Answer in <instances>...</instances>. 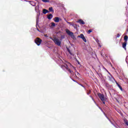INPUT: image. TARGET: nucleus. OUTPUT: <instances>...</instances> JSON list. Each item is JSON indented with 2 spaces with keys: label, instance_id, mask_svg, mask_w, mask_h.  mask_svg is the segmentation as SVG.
Returning a JSON list of instances; mask_svg holds the SVG:
<instances>
[{
  "label": "nucleus",
  "instance_id": "1",
  "mask_svg": "<svg viewBox=\"0 0 128 128\" xmlns=\"http://www.w3.org/2000/svg\"><path fill=\"white\" fill-rule=\"evenodd\" d=\"M50 40H52L53 42H54L55 44H56V46H60L62 44V40L58 39L56 38H52V37L50 38Z\"/></svg>",
  "mask_w": 128,
  "mask_h": 128
},
{
  "label": "nucleus",
  "instance_id": "2",
  "mask_svg": "<svg viewBox=\"0 0 128 128\" xmlns=\"http://www.w3.org/2000/svg\"><path fill=\"white\" fill-rule=\"evenodd\" d=\"M61 68H62V70H66L70 72V74H72V71L68 69V65L66 64H64V65H61Z\"/></svg>",
  "mask_w": 128,
  "mask_h": 128
},
{
  "label": "nucleus",
  "instance_id": "3",
  "mask_svg": "<svg viewBox=\"0 0 128 128\" xmlns=\"http://www.w3.org/2000/svg\"><path fill=\"white\" fill-rule=\"evenodd\" d=\"M66 34H68V36H70L72 38H74V33L72 32H70L68 30H66Z\"/></svg>",
  "mask_w": 128,
  "mask_h": 128
},
{
  "label": "nucleus",
  "instance_id": "4",
  "mask_svg": "<svg viewBox=\"0 0 128 128\" xmlns=\"http://www.w3.org/2000/svg\"><path fill=\"white\" fill-rule=\"evenodd\" d=\"M98 98H100V100H106L104 98V94L98 93Z\"/></svg>",
  "mask_w": 128,
  "mask_h": 128
},
{
  "label": "nucleus",
  "instance_id": "5",
  "mask_svg": "<svg viewBox=\"0 0 128 128\" xmlns=\"http://www.w3.org/2000/svg\"><path fill=\"white\" fill-rule=\"evenodd\" d=\"M35 42L37 46H40V44H42V40L40 38H36L35 40Z\"/></svg>",
  "mask_w": 128,
  "mask_h": 128
},
{
  "label": "nucleus",
  "instance_id": "6",
  "mask_svg": "<svg viewBox=\"0 0 128 128\" xmlns=\"http://www.w3.org/2000/svg\"><path fill=\"white\" fill-rule=\"evenodd\" d=\"M126 44H128L127 42H124L122 44V46L125 50H126Z\"/></svg>",
  "mask_w": 128,
  "mask_h": 128
},
{
  "label": "nucleus",
  "instance_id": "7",
  "mask_svg": "<svg viewBox=\"0 0 128 128\" xmlns=\"http://www.w3.org/2000/svg\"><path fill=\"white\" fill-rule=\"evenodd\" d=\"M40 5H37L36 7H35V10L36 12H40Z\"/></svg>",
  "mask_w": 128,
  "mask_h": 128
},
{
  "label": "nucleus",
  "instance_id": "8",
  "mask_svg": "<svg viewBox=\"0 0 128 128\" xmlns=\"http://www.w3.org/2000/svg\"><path fill=\"white\" fill-rule=\"evenodd\" d=\"M30 4H31V6H36V2L34 1H30Z\"/></svg>",
  "mask_w": 128,
  "mask_h": 128
},
{
  "label": "nucleus",
  "instance_id": "9",
  "mask_svg": "<svg viewBox=\"0 0 128 128\" xmlns=\"http://www.w3.org/2000/svg\"><path fill=\"white\" fill-rule=\"evenodd\" d=\"M48 12H50L49 10H46V9H43L42 13L44 14H48Z\"/></svg>",
  "mask_w": 128,
  "mask_h": 128
},
{
  "label": "nucleus",
  "instance_id": "10",
  "mask_svg": "<svg viewBox=\"0 0 128 128\" xmlns=\"http://www.w3.org/2000/svg\"><path fill=\"white\" fill-rule=\"evenodd\" d=\"M54 22H60V18H58V17H56L54 18Z\"/></svg>",
  "mask_w": 128,
  "mask_h": 128
},
{
  "label": "nucleus",
  "instance_id": "11",
  "mask_svg": "<svg viewBox=\"0 0 128 128\" xmlns=\"http://www.w3.org/2000/svg\"><path fill=\"white\" fill-rule=\"evenodd\" d=\"M67 50L68 52H69L70 54V56H74V54L72 52H70V49H68Z\"/></svg>",
  "mask_w": 128,
  "mask_h": 128
},
{
  "label": "nucleus",
  "instance_id": "12",
  "mask_svg": "<svg viewBox=\"0 0 128 128\" xmlns=\"http://www.w3.org/2000/svg\"><path fill=\"white\" fill-rule=\"evenodd\" d=\"M78 22H79V24H84V20H78Z\"/></svg>",
  "mask_w": 128,
  "mask_h": 128
},
{
  "label": "nucleus",
  "instance_id": "13",
  "mask_svg": "<svg viewBox=\"0 0 128 128\" xmlns=\"http://www.w3.org/2000/svg\"><path fill=\"white\" fill-rule=\"evenodd\" d=\"M52 15L50 14L48 16V20H52Z\"/></svg>",
  "mask_w": 128,
  "mask_h": 128
},
{
  "label": "nucleus",
  "instance_id": "14",
  "mask_svg": "<svg viewBox=\"0 0 128 128\" xmlns=\"http://www.w3.org/2000/svg\"><path fill=\"white\" fill-rule=\"evenodd\" d=\"M128 36H124V42H128Z\"/></svg>",
  "mask_w": 128,
  "mask_h": 128
},
{
  "label": "nucleus",
  "instance_id": "15",
  "mask_svg": "<svg viewBox=\"0 0 128 128\" xmlns=\"http://www.w3.org/2000/svg\"><path fill=\"white\" fill-rule=\"evenodd\" d=\"M110 76H109L110 80H111V82H114V77H112L110 74Z\"/></svg>",
  "mask_w": 128,
  "mask_h": 128
},
{
  "label": "nucleus",
  "instance_id": "16",
  "mask_svg": "<svg viewBox=\"0 0 128 128\" xmlns=\"http://www.w3.org/2000/svg\"><path fill=\"white\" fill-rule=\"evenodd\" d=\"M116 84L118 86L120 90H122V86H120V84H118V82H116Z\"/></svg>",
  "mask_w": 128,
  "mask_h": 128
},
{
  "label": "nucleus",
  "instance_id": "17",
  "mask_svg": "<svg viewBox=\"0 0 128 128\" xmlns=\"http://www.w3.org/2000/svg\"><path fill=\"white\" fill-rule=\"evenodd\" d=\"M84 37V34H80V36H78V38H82Z\"/></svg>",
  "mask_w": 128,
  "mask_h": 128
},
{
  "label": "nucleus",
  "instance_id": "18",
  "mask_svg": "<svg viewBox=\"0 0 128 128\" xmlns=\"http://www.w3.org/2000/svg\"><path fill=\"white\" fill-rule=\"evenodd\" d=\"M52 26H56V24L54 22H52L50 24V27L52 28Z\"/></svg>",
  "mask_w": 128,
  "mask_h": 128
},
{
  "label": "nucleus",
  "instance_id": "19",
  "mask_svg": "<svg viewBox=\"0 0 128 128\" xmlns=\"http://www.w3.org/2000/svg\"><path fill=\"white\" fill-rule=\"evenodd\" d=\"M96 42H98L100 48H102V46H100V42H99L100 40H96Z\"/></svg>",
  "mask_w": 128,
  "mask_h": 128
},
{
  "label": "nucleus",
  "instance_id": "20",
  "mask_svg": "<svg viewBox=\"0 0 128 128\" xmlns=\"http://www.w3.org/2000/svg\"><path fill=\"white\" fill-rule=\"evenodd\" d=\"M72 26L74 28H76V24H74V23H72Z\"/></svg>",
  "mask_w": 128,
  "mask_h": 128
},
{
  "label": "nucleus",
  "instance_id": "21",
  "mask_svg": "<svg viewBox=\"0 0 128 128\" xmlns=\"http://www.w3.org/2000/svg\"><path fill=\"white\" fill-rule=\"evenodd\" d=\"M124 122L126 124V126H128V120H126V119H124Z\"/></svg>",
  "mask_w": 128,
  "mask_h": 128
},
{
  "label": "nucleus",
  "instance_id": "22",
  "mask_svg": "<svg viewBox=\"0 0 128 128\" xmlns=\"http://www.w3.org/2000/svg\"><path fill=\"white\" fill-rule=\"evenodd\" d=\"M98 108H100V110L102 112V113H104V116H106V113H104V110H102V108H100V107H98Z\"/></svg>",
  "mask_w": 128,
  "mask_h": 128
},
{
  "label": "nucleus",
  "instance_id": "23",
  "mask_svg": "<svg viewBox=\"0 0 128 128\" xmlns=\"http://www.w3.org/2000/svg\"><path fill=\"white\" fill-rule=\"evenodd\" d=\"M82 39V40H84V42H86V37L84 36Z\"/></svg>",
  "mask_w": 128,
  "mask_h": 128
},
{
  "label": "nucleus",
  "instance_id": "24",
  "mask_svg": "<svg viewBox=\"0 0 128 128\" xmlns=\"http://www.w3.org/2000/svg\"><path fill=\"white\" fill-rule=\"evenodd\" d=\"M43 2H50V0H42Z\"/></svg>",
  "mask_w": 128,
  "mask_h": 128
},
{
  "label": "nucleus",
  "instance_id": "25",
  "mask_svg": "<svg viewBox=\"0 0 128 128\" xmlns=\"http://www.w3.org/2000/svg\"><path fill=\"white\" fill-rule=\"evenodd\" d=\"M50 12H54V9H52V7L49 8Z\"/></svg>",
  "mask_w": 128,
  "mask_h": 128
},
{
  "label": "nucleus",
  "instance_id": "26",
  "mask_svg": "<svg viewBox=\"0 0 128 128\" xmlns=\"http://www.w3.org/2000/svg\"><path fill=\"white\" fill-rule=\"evenodd\" d=\"M67 24H70V26H72V23L70 22H68V21H66Z\"/></svg>",
  "mask_w": 128,
  "mask_h": 128
},
{
  "label": "nucleus",
  "instance_id": "27",
  "mask_svg": "<svg viewBox=\"0 0 128 128\" xmlns=\"http://www.w3.org/2000/svg\"><path fill=\"white\" fill-rule=\"evenodd\" d=\"M120 34H118L116 35V38H120Z\"/></svg>",
  "mask_w": 128,
  "mask_h": 128
},
{
  "label": "nucleus",
  "instance_id": "28",
  "mask_svg": "<svg viewBox=\"0 0 128 128\" xmlns=\"http://www.w3.org/2000/svg\"><path fill=\"white\" fill-rule=\"evenodd\" d=\"M90 98H92V100H94V102L95 104H96V101L94 100V98H92V96H90Z\"/></svg>",
  "mask_w": 128,
  "mask_h": 128
},
{
  "label": "nucleus",
  "instance_id": "29",
  "mask_svg": "<svg viewBox=\"0 0 128 128\" xmlns=\"http://www.w3.org/2000/svg\"><path fill=\"white\" fill-rule=\"evenodd\" d=\"M104 104H106V100H102Z\"/></svg>",
  "mask_w": 128,
  "mask_h": 128
},
{
  "label": "nucleus",
  "instance_id": "30",
  "mask_svg": "<svg viewBox=\"0 0 128 128\" xmlns=\"http://www.w3.org/2000/svg\"><path fill=\"white\" fill-rule=\"evenodd\" d=\"M92 30H88V34H90V32H92Z\"/></svg>",
  "mask_w": 128,
  "mask_h": 128
},
{
  "label": "nucleus",
  "instance_id": "31",
  "mask_svg": "<svg viewBox=\"0 0 128 128\" xmlns=\"http://www.w3.org/2000/svg\"><path fill=\"white\" fill-rule=\"evenodd\" d=\"M90 92H92V91L89 90V92H87V94H90Z\"/></svg>",
  "mask_w": 128,
  "mask_h": 128
},
{
  "label": "nucleus",
  "instance_id": "32",
  "mask_svg": "<svg viewBox=\"0 0 128 128\" xmlns=\"http://www.w3.org/2000/svg\"><path fill=\"white\" fill-rule=\"evenodd\" d=\"M128 56H126V62H128Z\"/></svg>",
  "mask_w": 128,
  "mask_h": 128
},
{
  "label": "nucleus",
  "instance_id": "33",
  "mask_svg": "<svg viewBox=\"0 0 128 128\" xmlns=\"http://www.w3.org/2000/svg\"><path fill=\"white\" fill-rule=\"evenodd\" d=\"M106 118L110 121V122H112V121H110V119H108V116H106Z\"/></svg>",
  "mask_w": 128,
  "mask_h": 128
},
{
  "label": "nucleus",
  "instance_id": "34",
  "mask_svg": "<svg viewBox=\"0 0 128 128\" xmlns=\"http://www.w3.org/2000/svg\"><path fill=\"white\" fill-rule=\"evenodd\" d=\"M106 118L110 121V122H112V121H110V119H108V116H106Z\"/></svg>",
  "mask_w": 128,
  "mask_h": 128
},
{
  "label": "nucleus",
  "instance_id": "35",
  "mask_svg": "<svg viewBox=\"0 0 128 128\" xmlns=\"http://www.w3.org/2000/svg\"><path fill=\"white\" fill-rule=\"evenodd\" d=\"M44 36L46 38H48V34H44Z\"/></svg>",
  "mask_w": 128,
  "mask_h": 128
},
{
  "label": "nucleus",
  "instance_id": "36",
  "mask_svg": "<svg viewBox=\"0 0 128 128\" xmlns=\"http://www.w3.org/2000/svg\"><path fill=\"white\" fill-rule=\"evenodd\" d=\"M105 70H106V72H108V74H110V72H108V70H106V69H105Z\"/></svg>",
  "mask_w": 128,
  "mask_h": 128
},
{
  "label": "nucleus",
  "instance_id": "37",
  "mask_svg": "<svg viewBox=\"0 0 128 128\" xmlns=\"http://www.w3.org/2000/svg\"><path fill=\"white\" fill-rule=\"evenodd\" d=\"M80 86H82V88H84V86H82V84H80Z\"/></svg>",
  "mask_w": 128,
  "mask_h": 128
},
{
  "label": "nucleus",
  "instance_id": "38",
  "mask_svg": "<svg viewBox=\"0 0 128 128\" xmlns=\"http://www.w3.org/2000/svg\"><path fill=\"white\" fill-rule=\"evenodd\" d=\"M38 18L36 20V26H38Z\"/></svg>",
  "mask_w": 128,
  "mask_h": 128
},
{
  "label": "nucleus",
  "instance_id": "39",
  "mask_svg": "<svg viewBox=\"0 0 128 128\" xmlns=\"http://www.w3.org/2000/svg\"><path fill=\"white\" fill-rule=\"evenodd\" d=\"M72 67L73 68H74V66H72Z\"/></svg>",
  "mask_w": 128,
  "mask_h": 128
},
{
  "label": "nucleus",
  "instance_id": "40",
  "mask_svg": "<svg viewBox=\"0 0 128 128\" xmlns=\"http://www.w3.org/2000/svg\"><path fill=\"white\" fill-rule=\"evenodd\" d=\"M126 32H128V28L127 29Z\"/></svg>",
  "mask_w": 128,
  "mask_h": 128
},
{
  "label": "nucleus",
  "instance_id": "41",
  "mask_svg": "<svg viewBox=\"0 0 128 128\" xmlns=\"http://www.w3.org/2000/svg\"><path fill=\"white\" fill-rule=\"evenodd\" d=\"M62 62V60H60Z\"/></svg>",
  "mask_w": 128,
  "mask_h": 128
},
{
  "label": "nucleus",
  "instance_id": "42",
  "mask_svg": "<svg viewBox=\"0 0 128 128\" xmlns=\"http://www.w3.org/2000/svg\"><path fill=\"white\" fill-rule=\"evenodd\" d=\"M72 57H70V58H72Z\"/></svg>",
  "mask_w": 128,
  "mask_h": 128
}]
</instances>
